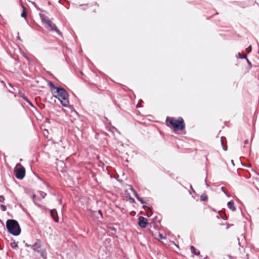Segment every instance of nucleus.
Returning a JSON list of instances; mask_svg holds the SVG:
<instances>
[{"instance_id":"obj_18","label":"nucleus","mask_w":259,"mask_h":259,"mask_svg":"<svg viewBox=\"0 0 259 259\" xmlns=\"http://www.w3.org/2000/svg\"><path fill=\"white\" fill-rule=\"evenodd\" d=\"M5 200V197H4V196L0 195V202H4Z\"/></svg>"},{"instance_id":"obj_24","label":"nucleus","mask_w":259,"mask_h":259,"mask_svg":"<svg viewBox=\"0 0 259 259\" xmlns=\"http://www.w3.org/2000/svg\"><path fill=\"white\" fill-rule=\"evenodd\" d=\"M135 196L137 198V197H139V195H138L137 193L136 192V191H134V192H133Z\"/></svg>"},{"instance_id":"obj_41","label":"nucleus","mask_w":259,"mask_h":259,"mask_svg":"<svg viewBox=\"0 0 259 259\" xmlns=\"http://www.w3.org/2000/svg\"><path fill=\"white\" fill-rule=\"evenodd\" d=\"M60 204L62 203V200H60Z\"/></svg>"},{"instance_id":"obj_40","label":"nucleus","mask_w":259,"mask_h":259,"mask_svg":"<svg viewBox=\"0 0 259 259\" xmlns=\"http://www.w3.org/2000/svg\"><path fill=\"white\" fill-rule=\"evenodd\" d=\"M205 183H206V181H205ZM206 186H207V187H208V185L207 183H206Z\"/></svg>"},{"instance_id":"obj_38","label":"nucleus","mask_w":259,"mask_h":259,"mask_svg":"<svg viewBox=\"0 0 259 259\" xmlns=\"http://www.w3.org/2000/svg\"><path fill=\"white\" fill-rule=\"evenodd\" d=\"M9 85H10L11 87H12V88L13 87H12V84H11V83H9Z\"/></svg>"},{"instance_id":"obj_31","label":"nucleus","mask_w":259,"mask_h":259,"mask_svg":"<svg viewBox=\"0 0 259 259\" xmlns=\"http://www.w3.org/2000/svg\"><path fill=\"white\" fill-rule=\"evenodd\" d=\"M30 106L33 107L32 104L31 103V102H30V101H29L28 102H27Z\"/></svg>"},{"instance_id":"obj_36","label":"nucleus","mask_w":259,"mask_h":259,"mask_svg":"<svg viewBox=\"0 0 259 259\" xmlns=\"http://www.w3.org/2000/svg\"><path fill=\"white\" fill-rule=\"evenodd\" d=\"M17 39H19V40H21V38H20V37H19V36H18V37H17Z\"/></svg>"},{"instance_id":"obj_22","label":"nucleus","mask_w":259,"mask_h":259,"mask_svg":"<svg viewBox=\"0 0 259 259\" xmlns=\"http://www.w3.org/2000/svg\"><path fill=\"white\" fill-rule=\"evenodd\" d=\"M135 196L137 198V197H139V195H138L137 193L136 192V191H134V192H133Z\"/></svg>"},{"instance_id":"obj_29","label":"nucleus","mask_w":259,"mask_h":259,"mask_svg":"<svg viewBox=\"0 0 259 259\" xmlns=\"http://www.w3.org/2000/svg\"><path fill=\"white\" fill-rule=\"evenodd\" d=\"M244 59H245L246 60V59H247V56H246V55H244V56H242V59H244Z\"/></svg>"},{"instance_id":"obj_42","label":"nucleus","mask_w":259,"mask_h":259,"mask_svg":"<svg viewBox=\"0 0 259 259\" xmlns=\"http://www.w3.org/2000/svg\"><path fill=\"white\" fill-rule=\"evenodd\" d=\"M31 245H29V247H30V248H31Z\"/></svg>"},{"instance_id":"obj_9","label":"nucleus","mask_w":259,"mask_h":259,"mask_svg":"<svg viewBox=\"0 0 259 259\" xmlns=\"http://www.w3.org/2000/svg\"><path fill=\"white\" fill-rule=\"evenodd\" d=\"M228 207L232 211H235L236 210V207L234 206V203L233 201H230L227 203Z\"/></svg>"},{"instance_id":"obj_1","label":"nucleus","mask_w":259,"mask_h":259,"mask_svg":"<svg viewBox=\"0 0 259 259\" xmlns=\"http://www.w3.org/2000/svg\"><path fill=\"white\" fill-rule=\"evenodd\" d=\"M49 85L54 97L58 99L62 106L67 107L69 104V101L68 94L67 91L61 87L56 86L51 81H49Z\"/></svg>"},{"instance_id":"obj_37","label":"nucleus","mask_w":259,"mask_h":259,"mask_svg":"<svg viewBox=\"0 0 259 259\" xmlns=\"http://www.w3.org/2000/svg\"><path fill=\"white\" fill-rule=\"evenodd\" d=\"M223 149L225 150V151H226L227 150V148H224V147H223Z\"/></svg>"},{"instance_id":"obj_3","label":"nucleus","mask_w":259,"mask_h":259,"mask_svg":"<svg viewBox=\"0 0 259 259\" xmlns=\"http://www.w3.org/2000/svg\"><path fill=\"white\" fill-rule=\"evenodd\" d=\"M169 123L174 128L175 131L183 130L185 127V124L182 117H179L177 119L169 118Z\"/></svg>"},{"instance_id":"obj_25","label":"nucleus","mask_w":259,"mask_h":259,"mask_svg":"<svg viewBox=\"0 0 259 259\" xmlns=\"http://www.w3.org/2000/svg\"><path fill=\"white\" fill-rule=\"evenodd\" d=\"M237 57L238 58H240V59H242V56L241 54L240 53H238V55H237Z\"/></svg>"},{"instance_id":"obj_28","label":"nucleus","mask_w":259,"mask_h":259,"mask_svg":"<svg viewBox=\"0 0 259 259\" xmlns=\"http://www.w3.org/2000/svg\"><path fill=\"white\" fill-rule=\"evenodd\" d=\"M98 213L101 215V218H102V213L100 210H99L98 211Z\"/></svg>"},{"instance_id":"obj_4","label":"nucleus","mask_w":259,"mask_h":259,"mask_svg":"<svg viewBox=\"0 0 259 259\" xmlns=\"http://www.w3.org/2000/svg\"><path fill=\"white\" fill-rule=\"evenodd\" d=\"M39 16L42 20V21L47 24L46 28L51 31H55L59 35L62 36V33L57 28L55 24L53 23L50 20H46L45 19V16L40 14Z\"/></svg>"},{"instance_id":"obj_7","label":"nucleus","mask_w":259,"mask_h":259,"mask_svg":"<svg viewBox=\"0 0 259 259\" xmlns=\"http://www.w3.org/2000/svg\"><path fill=\"white\" fill-rule=\"evenodd\" d=\"M139 226L142 228H145L147 225V219L142 216L139 218Z\"/></svg>"},{"instance_id":"obj_23","label":"nucleus","mask_w":259,"mask_h":259,"mask_svg":"<svg viewBox=\"0 0 259 259\" xmlns=\"http://www.w3.org/2000/svg\"><path fill=\"white\" fill-rule=\"evenodd\" d=\"M135 196L137 198V197H139V195H138L137 193L136 192V191H134V192H133Z\"/></svg>"},{"instance_id":"obj_35","label":"nucleus","mask_w":259,"mask_h":259,"mask_svg":"<svg viewBox=\"0 0 259 259\" xmlns=\"http://www.w3.org/2000/svg\"><path fill=\"white\" fill-rule=\"evenodd\" d=\"M29 245H30V244H27V243H26V244H25V246H26V247H29Z\"/></svg>"},{"instance_id":"obj_33","label":"nucleus","mask_w":259,"mask_h":259,"mask_svg":"<svg viewBox=\"0 0 259 259\" xmlns=\"http://www.w3.org/2000/svg\"><path fill=\"white\" fill-rule=\"evenodd\" d=\"M246 61H247V62L248 64L251 65L250 62L247 59H246Z\"/></svg>"},{"instance_id":"obj_8","label":"nucleus","mask_w":259,"mask_h":259,"mask_svg":"<svg viewBox=\"0 0 259 259\" xmlns=\"http://www.w3.org/2000/svg\"><path fill=\"white\" fill-rule=\"evenodd\" d=\"M39 242L40 240L37 239L36 242L31 246V248L34 251L38 252L41 249V245L38 243Z\"/></svg>"},{"instance_id":"obj_30","label":"nucleus","mask_w":259,"mask_h":259,"mask_svg":"<svg viewBox=\"0 0 259 259\" xmlns=\"http://www.w3.org/2000/svg\"><path fill=\"white\" fill-rule=\"evenodd\" d=\"M130 201H131V202H134L135 201V200H134V199L133 198H130Z\"/></svg>"},{"instance_id":"obj_26","label":"nucleus","mask_w":259,"mask_h":259,"mask_svg":"<svg viewBox=\"0 0 259 259\" xmlns=\"http://www.w3.org/2000/svg\"><path fill=\"white\" fill-rule=\"evenodd\" d=\"M23 99L26 101L27 102H28L29 100L28 99V98L25 96H24V97L23 98Z\"/></svg>"},{"instance_id":"obj_21","label":"nucleus","mask_w":259,"mask_h":259,"mask_svg":"<svg viewBox=\"0 0 259 259\" xmlns=\"http://www.w3.org/2000/svg\"><path fill=\"white\" fill-rule=\"evenodd\" d=\"M246 50H247V52H248V53L250 52H251V46H249L248 48H247L246 49Z\"/></svg>"},{"instance_id":"obj_15","label":"nucleus","mask_w":259,"mask_h":259,"mask_svg":"<svg viewBox=\"0 0 259 259\" xmlns=\"http://www.w3.org/2000/svg\"><path fill=\"white\" fill-rule=\"evenodd\" d=\"M11 246L12 248H16L18 247V244L17 242H13L11 243Z\"/></svg>"},{"instance_id":"obj_10","label":"nucleus","mask_w":259,"mask_h":259,"mask_svg":"<svg viewBox=\"0 0 259 259\" xmlns=\"http://www.w3.org/2000/svg\"><path fill=\"white\" fill-rule=\"evenodd\" d=\"M38 252L40 253L43 259H47V253L45 249H40Z\"/></svg>"},{"instance_id":"obj_6","label":"nucleus","mask_w":259,"mask_h":259,"mask_svg":"<svg viewBox=\"0 0 259 259\" xmlns=\"http://www.w3.org/2000/svg\"><path fill=\"white\" fill-rule=\"evenodd\" d=\"M38 193L39 195L33 194L32 195V198L33 199V202L35 203V204L38 206V207H40L41 205L37 203V201L40 200L41 199L44 198L47 195V194L42 191H39Z\"/></svg>"},{"instance_id":"obj_20","label":"nucleus","mask_w":259,"mask_h":259,"mask_svg":"<svg viewBox=\"0 0 259 259\" xmlns=\"http://www.w3.org/2000/svg\"><path fill=\"white\" fill-rule=\"evenodd\" d=\"M221 190L222 191L228 196V197H230V195H228V194H227V193L225 192V191L224 190V187H222L221 188Z\"/></svg>"},{"instance_id":"obj_27","label":"nucleus","mask_w":259,"mask_h":259,"mask_svg":"<svg viewBox=\"0 0 259 259\" xmlns=\"http://www.w3.org/2000/svg\"><path fill=\"white\" fill-rule=\"evenodd\" d=\"M158 236L161 239L164 238V237L162 236L161 234H159Z\"/></svg>"},{"instance_id":"obj_11","label":"nucleus","mask_w":259,"mask_h":259,"mask_svg":"<svg viewBox=\"0 0 259 259\" xmlns=\"http://www.w3.org/2000/svg\"><path fill=\"white\" fill-rule=\"evenodd\" d=\"M191 252L196 255H198L200 254V251L196 249L193 246H191L190 247Z\"/></svg>"},{"instance_id":"obj_13","label":"nucleus","mask_w":259,"mask_h":259,"mask_svg":"<svg viewBox=\"0 0 259 259\" xmlns=\"http://www.w3.org/2000/svg\"><path fill=\"white\" fill-rule=\"evenodd\" d=\"M54 211H56V210L55 209L51 210V215L52 217V218H54V221L56 222H58V218H55V217L54 216Z\"/></svg>"},{"instance_id":"obj_14","label":"nucleus","mask_w":259,"mask_h":259,"mask_svg":"<svg viewBox=\"0 0 259 259\" xmlns=\"http://www.w3.org/2000/svg\"><path fill=\"white\" fill-rule=\"evenodd\" d=\"M200 199L202 201H205L207 199V196L205 194H202L200 196Z\"/></svg>"},{"instance_id":"obj_17","label":"nucleus","mask_w":259,"mask_h":259,"mask_svg":"<svg viewBox=\"0 0 259 259\" xmlns=\"http://www.w3.org/2000/svg\"><path fill=\"white\" fill-rule=\"evenodd\" d=\"M137 199L142 203L144 204L145 201H144L143 199L141 197H137Z\"/></svg>"},{"instance_id":"obj_2","label":"nucleus","mask_w":259,"mask_h":259,"mask_svg":"<svg viewBox=\"0 0 259 259\" xmlns=\"http://www.w3.org/2000/svg\"><path fill=\"white\" fill-rule=\"evenodd\" d=\"M8 232L14 236H18L21 233V228L18 222L15 220H8L6 222Z\"/></svg>"},{"instance_id":"obj_12","label":"nucleus","mask_w":259,"mask_h":259,"mask_svg":"<svg viewBox=\"0 0 259 259\" xmlns=\"http://www.w3.org/2000/svg\"><path fill=\"white\" fill-rule=\"evenodd\" d=\"M22 8H23V12H22V14L21 15V16L22 17L26 18L27 14H26L25 8V7L23 5H22Z\"/></svg>"},{"instance_id":"obj_34","label":"nucleus","mask_w":259,"mask_h":259,"mask_svg":"<svg viewBox=\"0 0 259 259\" xmlns=\"http://www.w3.org/2000/svg\"><path fill=\"white\" fill-rule=\"evenodd\" d=\"M248 141L247 140H246L245 141H244V144H248Z\"/></svg>"},{"instance_id":"obj_16","label":"nucleus","mask_w":259,"mask_h":259,"mask_svg":"<svg viewBox=\"0 0 259 259\" xmlns=\"http://www.w3.org/2000/svg\"><path fill=\"white\" fill-rule=\"evenodd\" d=\"M0 207L2 210L3 211H5L7 209L6 206L3 204H1Z\"/></svg>"},{"instance_id":"obj_32","label":"nucleus","mask_w":259,"mask_h":259,"mask_svg":"<svg viewBox=\"0 0 259 259\" xmlns=\"http://www.w3.org/2000/svg\"><path fill=\"white\" fill-rule=\"evenodd\" d=\"M131 190L133 192H134V191H135V189H134L132 187L131 188Z\"/></svg>"},{"instance_id":"obj_43","label":"nucleus","mask_w":259,"mask_h":259,"mask_svg":"<svg viewBox=\"0 0 259 259\" xmlns=\"http://www.w3.org/2000/svg\"><path fill=\"white\" fill-rule=\"evenodd\" d=\"M1 82L2 83H4V82L3 81H2Z\"/></svg>"},{"instance_id":"obj_39","label":"nucleus","mask_w":259,"mask_h":259,"mask_svg":"<svg viewBox=\"0 0 259 259\" xmlns=\"http://www.w3.org/2000/svg\"><path fill=\"white\" fill-rule=\"evenodd\" d=\"M231 162L234 164V162H233V160H231Z\"/></svg>"},{"instance_id":"obj_19","label":"nucleus","mask_w":259,"mask_h":259,"mask_svg":"<svg viewBox=\"0 0 259 259\" xmlns=\"http://www.w3.org/2000/svg\"><path fill=\"white\" fill-rule=\"evenodd\" d=\"M19 96H20L21 98H22L24 97V96H25L24 94V93H22V92H19Z\"/></svg>"},{"instance_id":"obj_5","label":"nucleus","mask_w":259,"mask_h":259,"mask_svg":"<svg viewBox=\"0 0 259 259\" xmlns=\"http://www.w3.org/2000/svg\"><path fill=\"white\" fill-rule=\"evenodd\" d=\"M16 177L20 180L23 179L25 176V169L20 163H18L14 168Z\"/></svg>"}]
</instances>
